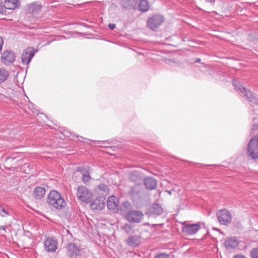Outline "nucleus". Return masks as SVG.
Masks as SVG:
<instances>
[{
  "label": "nucleus",
  "mask_w": 258,
  "mask_h": 258,
  "mask_svg": "<svg viewBox=\"0 0 258 258\" xmlns=\"http://www.w3.org/2000/svg\"><path fill=\"white\" fill-rule=\"evenodd\" d=\"M47 202L49 206L57 210L62 209L67 205V203L61 195L54 190L50 191L47 197Z\"/></svg>",
  "instance_id": "f257e3e1"
},
{
  "label": "nucleus",
  "mask_w": 258,
  "mask_h": 258,
  "mask_svg": "<svg viewBox=\"0 0 258 258\" xmlns=\"http://www.w3.org/2000/svg\"><path fill=\"white\" fill-rule=\"evenodd\" d=\"M225 246L228 249L236 248L239 245V241L235 237L227 238L224 242Z\"/></svg>",
  "instance_id": "f3484780"
},
{
  "label": "nucleus",
  "mask_w": 258,
  "mask_h": 258,
  "mask_svg": "<svg viewBox=\"0 0 258 258\" xmlns=\"http://www.w3.org/2000/svg\"><path fill=\"white\" fill-rule=\"evenodd\" d=\"M131 205L128 202H125L122 204L121 208V212L123 214L126 215V214L130 212Z\"/></svg>",
  "instance_id": "a878e982"
},
{
  "label": "nucleus",
  "mask_w": 258,
  "mask_h": 258,
  "mask_svg": "<svg viewBox=\"0 0 258 258\" xmlns=\"http://www.w3.org/2000/svg\"><path fill=\"white\" fill-rule=\"evenodd\" d=\"M6 7L8 9L14 10L20 5V0H5Z\"/></svg>",
  "instance_id": "4be33fe9"
},
{
  "label": "nucleus",
  "mask_w": 258,
  "mask_h": 258,
  "mask_svg": "<svg viewBox=\"0 0 258 258\" xmlns=\"http://www.w3.org/2000/svg\"><path fill=\"white\" fill-rule=\"evenodd\" d=\"M200 228V225L198 223L191 224L186 225L182 228V231L187 235L195 234Z\"/></svg>",
  "instance_id": "2eb2a0df"
},
{
  "label": "nucleus",
  "mask_w": 258,
  "mask_h": 258,
  "mask_svg": "<svg viewBox=\"0 0 258 258\" xmlns=\"http://www.w3.org/2000/svg\"><path fill=\"white\" fill-rule=\"evenodd\" d=\"M137 9L142 12H146L150 10V4L147 0H138Z\"/></svg>",
  "instance_id": "6ab92c4d"
},
{
  "label": "nucleus",
  "mask_w": 258,
  "mask_h": 258,
  "mask_svg": "<svg viewBox=\"0 0 258 258\" xmlns=\"http://www.w3.org/2000/svg\"><path fill=\"white\" fill-rule=\"evenodd\" d=\"M107 206L110 210L114 212H118L119 210L118 199L114 196H110L107 200Z\"/></svg>",
  "instance_id": "9b49d317"
},
{
  "label": "nucleus",
  "mask_w": 258,
  "mask_h": 258,
  "mask_svg": "<svg viewBox=\"0 0 258 258\" xmlns=\"http://www.w3.org/2000/svg\"><path fill=\"white\" fill-rule=\"evenodd\" d=\"M124 229L128 233V232L131 230V227L130 225H125V226H124Z\"/></svg>",
  "instance_id": "72a5a7b5"
},
{
  "label": "nucleus",
  "mask_w": 258,
  "mask_h": 258,
  "mask_svg": "<svg viewBox=\"0 0 258 258\" xmlns=\"http://www.w3.org/2000/svg\"><path fill=\"white\" fill-rule=\"evenodd\" d=\"M126 242L129 246L135 247L140 244V238L138 236H130Z\"/></svg>",
  "instance_id": "412c9836"
},
{
  "label": "nucleus",
  "mask_w": 258,
  "mask_h": 258,
  "mask_svg": "<svg viewBox=\"0 0 258 258\" xmlns=\"http://www.w3.org/2000/svg\"><path fill=\"white\" fill-rule=\"evenodd\" d=\"M3 45V40L1 37H0V52L2 50V47Z\"/></svg>",
  "instance_id": "c9c22d12"
},
{
  "label": "nucleus",
  "mask_w": 258,
  "mask_h": 258,
  "mask_svg": "<svg viewBox=\"0 0 258 258\" xmlns=\"http://www.w3.org/2000/svg\"><path fill=\"white\" fill-rule=\"evenodd\" d=\"M233 86L235 89L239 93L243 94V96L250 102L253 103L256 105H258V98L256 97L249 90L246 89L245 88L243 87L233 83Z\"/></svg>",
  "instance_id": "39448f33"
},
{
  "label": "nucleus",
  "mask_w": 258,
  "mask_h": 258,
  "mask_svg": "<svg viewBox=\"0 0 258 258\" xmlns=\"http://www.w3.org/2000/svg\"><path fill=\"white\" fill-rule=\"evenodd\" d=\"M233 258H246L245 256L242 255H235Z\"/></svg>",
  "instance_id": "e433bc0d"
},
{
  "label": "nucleus",
  "mask_w": 258,
  "mask_h": 258,
  "mask_svg": "<svg viewBox=\"0 0 258 258\" xmlns=\"http://www.w3.org/2000/svg\"><path fill=\"white\" fill-rule=\"evenodd\" d=\"M45 249L48 252H54L58 247V241L53 237L47 238L44 242Z\"/></svg>",
  "instance_id": "6e6552de"
},
{
  "label": "nucleus",
  "mask_w": 258,
  "mask_h": 258,
  "mask_svg": "<svg viewBox=\"0 0 258 258\" xmlns=\"http://www.w3.org/2000/svg\"><path fill=\"white\" fill-rule=\"evenodd\" d=\"M77 197L79 200L84 203H89L93 198V194L88 188L83 185L77 188Z\"/></svg>",
  "instance_id": "7ed1b4c3"
},
{
  "label": "nucleus",
  "mask_w": 258,
  "mask_h": 258,
  "mask_svg": "<svg viewBox=\"0 0 258 258\" xmlns=\"http://www.w3.org/2000/svg\"><path fill=\"white\" fill-rule=\"evenodd\" d=\"M67 254L71 257L80 255L81 249L75 243H70L67 247Z\"/></svg>",
  "instance_id": "f8f14e48"
},
{
  "label": "nucleus",
  "mask_w": 258,
  "mask_h": 258,
  "mask_svg": "<svg viewBox=\"0 0 258 258\" xmlns=\"http://www.w3.org/2000/svg\"><path fill=\"white\" fill-rule=\"evenodd\" d=\"M6 9L8 8L6 7V5H0V14H3L6 13Z\"/></svg>",
  "instance_id": "2f4dec72"
},
{
  "label": "nucleus",
  "mask_w": 258,
  "mask_h": 258,
  "mask_svg": "<svg viewBox=\"0 0 258 258\" xmlns=\"http://www.w3.org/2000/svg\"><path fill=\"white\" fill-rule=\"evenodd\" d=\"M163 16L160 14H155L149 17L147 21V26L153 30L157 29L164 22Z\"/></svg>",
  "instance_id": "423d86ee"
},
{
  "label": "nucleus",
  "mask_w": 258,
  "mask_h": 258,
  "mask_svg": "<svg viewBox=\"0 0 258 258\" xmlns=\"http://www.w3.org/2000/svg\"><path fill=\"white\" fill-rule=\"evenodd\" d=\"M144 183L146 188L150 190L154 189L157 186V181L152 177H147L145 178Z\"/></svg>",
  "instance_id": "aec40b11"
},
{
  "label": "nucleus",
  "mask_w": 258,
  "mask_h": 258,
  "mask_svg": "<svg viewBox=\"0 0 258 258\" xmlns=\"http://www.w3.org/2000/svg\"><path fill=\"white\" fill-rule=\"evenodd\" d=\"M168 192H169V194H171V192L170 191Z\"/></svg>",
  "instance_id": "a18cd8bd"
},
{
  "label": "nucleus",
  "mask_w": 258,
  "mask_h": 258,
  "mask_svg": "<svg viewBox=\"0 0 258 258\" xmlns=\"http://www.w3.org/2000/svg\"><path fill=\"white\" fill-rule=\"evenodd\" d=\"M152 213L156 215H160L163 212L162 207L157 204H153L152 207Z\"/></svg>",
  "instance_id": "393cba45"
},
{
  "label": "nucleus",
  "mask_w": 258,
  "mask_h": 258,
  "mask_svg": "<svg viewBox=\"0 0 258 258\" xmlns=\"http://www.w3.org/2000/svg\"><path fill=\"white\" fill-rule=\"evenodd\" d=\"M217 218L219 222L223 225H228L231 222L232 217L226 210H222L217 213Z\"/></svg>",
  "instance_id": "0eeeda50"
},
{
  "label": "nucleus",
  "mask_w": 258,
  "mask_h": 258,
  "mask_svg": "<svg viewBox=\"0 0 258 258\" xmlns=\"http://www.w3.org/2000/svg\"><path fill=\"white\" fill-rule=\"evenodd\" d=\"M141 191V187L139 185H135L132 187L130 190V194L133 198H137L139 196Z\"/></svg>",
  "instance_id": "5701e85b"
},
{
  "label": "nucleus",
  "mask_w": 258,
  "mask_h": 258,
  "mask_svg": "<svg viewBox=\"0 0 258 258\" xmlns=\"http://www.w3.org/2000/svg\"><path fill=\"white\" fill-rule=\"evenodd\" d=\"M90 206L93 210H101L105 207L104 199L103 198L94 199L90 203Z\"/></svg>",
  "instance_id": "ddd939ff"
},
{
  "label": "nucleus",
  "mask_w": 258,
  "mask_h": 258,
  "mask_svg": "<svg viewBox=\"0 0 258 258\" xmlns=\"http://www.w3.org/2000/svg\"><path fill=\"white\" fill-rule=\"evenodd\" d=\"M2 206L0 205V216L1 215V209H2Z\"/></svg>",
  "instance_id": "a19ab883"
},
{
  "label": "nucleus",
  "mask_w": 258,
  "mask_h": 258,
  "mask_svg": "<svg viewBox=\"0 0 258 258\" xmlns=\"http://www.w3.org/2000/svg\"><path fill=\"white\" fill-rule=\"evenodd\" d=\"M138 4V0H121V7L125 10L136 9Z\"/></svg>",
  "instance_id": "dca6fc26"
},
{
  "label": "nucleus",
  "mask_w": 258,
  "mask_h": 258,
  "mask_svg": "<svg viewBox=\"0 0 258 258\" xmlns=\"http://www.w3.org/2000/svg\"><path fill=\"white\" fill-rule=\"evenodd\" d=\"M200 58H198L196 61L197 62H200Z\"/></svg>",
  "instance_id": "79ce46f5"
},
{
  "label": "nucleus",
  "mask_w": 258,
  "mask_h": 258,
  "mask_svg": "<svg viewBox=\"0 0 258 258\" xmlns=\"http://www.w3.org/2000/svg\"><path fill=\"white\" fill-rule=\"evenodd\" d=\"M233 86L235 89L239 93L243 94V96L250 102L253 103L256 105H258V98L256 97L249 90L246 89L245 88L243 87L233 83Z\"/></svg>",
  "instance_id": "20e7f679"
},
{
  "label": "nucleus",
  "mask_w": 258,
  "mask_h": 258,
  "mask_svg": "<svg viewBox=\"0 0 258 258\" xmlns=\"http://www.w3.org/2000/svg\"><path fill=\"white\" fill-rule=\"evenodd\" d=\"M8 215H9V210L8 209H5L2 206L1 216L2 217H6Z\"/></svg>",
  "instance_id": "c756f323"
},
{
  "label": "nucleus",
  "mask_w": 258,
  "mask_h": 258,
  "mask_svg": "<svg viewBox=\"0 0 258 258\" xmlns=\"http://www.w3.org/2000/svg\"><path fill=\"white\" fill-rule=\"evenodd\" d=\"M45 192L44 187L37 186L33 189V196L35 199L39 200L44 197Z\"/></svg>",
  "instance_id": "a211bd4d"
},
{
  "label": "nucleus",
  "mask_w": 258,
  "mask_h": 258,
  "mask_svg": "<svg viewBox=\"0 0 258 258\" xmlns=\"http://www.w3.org/2000/svg\"><path fill=\"white\" fill-rule=\"evenodd\" d=\"M252 258H258V247L253 248L250 251Z\"/></svg>",
  "instance_id": "7c9ffc66"
},
{
  "label": "nucleus",
  "mask_w": 258,
  "mask_h": 258,
  "mask_svg": "<svg viewBox=\"0 0 258 258\" xmlns=\"http://www.w3.org/2000/svg\"><path fill=\"white\" fill-rule=\"evenodd\" d=\"M135 174V173H133L131 175V178L132 180H136L135 179H134V178Z\"/></svg>",
  "instance_id": "58836bf2"
},
{
  "label": "nucleus",
  "mask_w": 258,
  "mask_h": 258,
  "mask_svg": "<svg viewBox=\"0 0 258 258\" xmlns=\"http://www.w3.org/2000/svg\"><path fill=\"white\" fill-rule=\"evenodd\" d=\"M214 230H218V229L216 228H214Z\"/></svg>",
  "instance_id": "c03bdc74"
},
{
  "label": "nucleus",
  "mask_w": 258,
  "mask_h": 258,
  "mask_svg": "<svg viewBox=\"0 0 258 258\" xmlns=\"http://www.w3.org/2000/svg\"><path fill=\"white\" fill-rule=\"evenodd\" d=\"M206 2L213 3L215 2V0H205Z\"/></svg>",
  "instance_id": "ea45409f"
},
{
  "label": "nucleus",
  "mask_w": 258,
  "mask_h": 258,
  "mask_svg": "<svg viewBox=\"0 0 258 258\" xmlns=\"http://www.w3.org/2000/svg\"><path fill=\"white\" fill-rule=\"evenodd\" d=\"M7 227V226H0V230H3L5 232H6V229Z\"/></svg>",
  "instance_id": "4c0bfd02"
},
{
  "label": "nucleus",
  "mask_w": 258,
  "mask_h": 258,
  "mask_svg": "<svg viewBox=\"0 0 258 258\" xmlns=\"http://www.w3.org/2000/svg\"><path fill=\"white\" fill-rule=\"evenodd\" d=\"M144 215L139 211H130L126 215V219L131 223H139L143 218Z\"/></svg>",
  "instance_id": "1a4fd4ad"
},
{
  "label": "nucleus",
  "mask_w": 258,
  "mask_h": 258,
  "mask_svg": "<svg viewBox=\"0 0 258 258\" xmlns=\"http://www.w3.org/2000/svg\"><path fill=\"white\" fill-rule=\"evenodd\" d=\"M115 24H113V23H110L108 25V27L111 30H113L115 28Z\"/></svg>",
  "instance_id": "f704fd0d"
},
{
  "label": "nucleus",
  "mask_w": 258,
  "mask_h": 258,
  "mask_svg": "<svg viewBox=\"0 0 258 258\" xmlns=\"http://www.w3.org/2000/svg\"><path fill=\"white\" fill-rule=\"evenodd\" d=\"M1 58L5 64H8L15 61V55L12 51H5L2 53Z\"/></svg>",
  "instance_id": "4468645a"
},
{
  "label": "nucleus",
  "mask_w": 258,
  "mask_h": 258,
  "mask_svg": "<svg viewBox=\"0 0 258 258\" xmlns=\"http://www.w3.org/2000/svg\"><path fill=\"white\" fill-rule=\"evenodd\" d=\"M9 74L6 70L0 68V83L6 80Z\"/></svg>",
  "instance_id": "bb28decb"
},
{
  "label": "nucleus",
  "mask_w": 258,
  "mask_h": 258,
  "mask_svg": "<svg viewBox=\"0 0 258 258\" xmlns=\"http://www.w3.org/2000/svg\"><path fill=\"white\" fill-rule=\"evenodd\" d=\"M3 0H0V5L3 4Z\"/></svg>",
  "instance_id": "37998d69"
},
{
  "label": "nucleus",
  "mask_w": 258,
  "mask_h": 258,
  "mask_svg": "<svg viewBox=\"0 0 258 258\" xmlns=\"http://www.w3.org/2000/svg\"><path fill=\"white\" fill-rule=\"evenodd\" d=\"M83 178L82 180L84 183L88 182L90 179L91 177L88 170L82 171Z\"/></svg>",
  "instance_id": "cd10ccee"
},
{
  "label": "nucleus",
  "mask_w": 258,
  "mask_h": 258,
  "mask_svg": "<svg viewBox=\"0 0 258 258\" xmlns=\"http://www.w3.org/2000/svg\"><path fill=\"white\" fill-rule=\"evenodd\" d=\"M36 52L35 49L33 47H29L26 49L23 52L21 56L23 63L24 64H28Z\"/></svg>",
  "instance_id": "9d476101"
},
{
  "label": "nucleus",
  "mask_w": 258,
  "mask_h": 258,
  "mask_svg": "<svg viewBox=\"0 0 258 258\" xmlns=\"http://www.w3.org/2000/svg\"><path fill=\"white\" fill-rule=\"evenodd\" d=\"M246 148L248 157L258 161V135L255 136L249 140Z\"/></svg>",
  "instance_id": "f03ea898"
},
{
  "label": "nucleus",
  "mask_w": 258,
  "mask_h": 258,
  "mask_svg": "<svg viewBox=\"0 0 258 258\" xmlns=\"http://www.w3.org/2000/svg\"><path fill=\"white\" fill-rule=\"evenodd\" d=\"M155 258H170V257L165 253H160L157 255Z\"/></svg>",
  "instance_id": "473e14b6"
},
{
  "label": "nucleus",
  "mask_w": 258,
  "mask_h": 258,
  "mask_svg": "<svg viewBox=\"0 0 258 258\" xmlns=\"http://www.w3.org/2000/svg\"><path fill=\"white\" fill-rule=\"evenodd\" d=\"M98 188L100 190H102L103 192L101 194L102 195H106L108 192V187L104 184H100L98 185Z\"/></svg>",
  "instance_id": "c85d7f7f"
},
{
  "label": "nucleus",
  "mask_w": 258,
  "mask_h": 258,
  "mask_svg": "<svg viewBox=\"0 0 258 258\" xmlns=\"http://www.w3.org/2000/svg\"><path fill=\"white\" fill-rule=\"evenodd\" d=\"M42 6L36 2L33 3L29 6V11L33 14H36L41 9Z\"/></svg>",
  "instance_id": "b1692460"
}]
</instances>
